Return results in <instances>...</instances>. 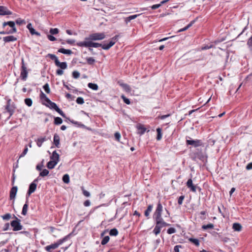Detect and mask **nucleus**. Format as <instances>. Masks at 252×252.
I'll return each mask as SVG.
<instances>
[{
	"label": "nucleus",
	"instance_id": "nucleus-61",
	"mask_svg": "<svg viewBox=\"0 0 252 252\" xmlns=\"http://www.w3.org/2000/svg\"><path fill=\"white\" fill-rule=\"evenodd\" d=\"M160 6H161L160 4L159 3V4H154V5H152L151 7V8H152V9L155 10V9L158 8Z\"/></svg>",
	"mask_w": 252,
	"mask_h": 252
},
{
	"label": "nucleus",
	"instance_id": "nucleus-57",
	"mask_svg": "<svg viewBox=\"0 0 252 252\" xmlns=\"http://www.w3.org/2000/svg\"><path fill=\"white\" fill-rule=\"evenodd\" d=\"M114 136L115 138V139L118 141H120V138H121V134L119 132H116L114 134Z\"/></svg>",
	"mask_w": 252,
	"mask_h": 252
},
{
	"label": "nucleus",
	"instance_id": "nucleus-17",
	"mask_svg": "<svg viewBox=\"0 0 252 252\" xmlns=\"http://www.w3.org/2000/svg\"><path fill=\"white\" fill-rule=\"evenodd\" d=\"M60 156L57 153L56 151L53 152L52 156L50 157V159L52 160H54L58 162L59 161Z\"/></svg>",
	"mask_w": 252,
	"mask_h": 252
},
{
	"label": "nucleus",
	"instance_id": "nucleus-19",
	"mask_svg": "<svg viewBox=\"0 0 252 252\" xmlns=\"http://www.w3.org/2000/svg\"><path fill=\"white\" fill-rule=\"evenodd\" d=\"M118 84L124 89L126 92L129 93L131 91V88L130 86L127 84L121 83L120 82H118Z\"/></svg>",
	"mask_w": 252,
	"mask_h": 252
},
{
	"label": "nucleus",
	"instance_id": "nucleus-13",
	"mask_svg": "<svg viewBox=\"0 0 252 252\" xmlns=\"http://www.w3.org/2000/svg\"><path fill=\"white\" fill-rule=\"evenodd\" d=\"M18 188L16 186L13 187L10 191L9 197L11 200L14 199L17 192Z\"/></svg>",
	"mask_w": 252,
	"mask_h": 252
},
{
	"label": "nucleus",
	"instance_id": "nucleus-10",
	"mask_svg": "<svg viewBox=\"0 0 252 252\" xmlns=\"http://www.w3.org/2000/svg\"><path fill=\"white\" fill-rule=\"evenodd\" d=\"M187 145H192L194 147H197L201 145V141L199 140H187Z\"/></svg>",
	"mask_w": 252,
	"mask_h": 252
},
{
	"label": "nucleus",
	"instance_id": "nucleus-3",
	"mask_svg": "<svg viewBox=\"0 0 252 252\" xmlns=\"http://www.w3.org/2000/svg\"><path fill=\"white\" fill-rule=\"evenodd\" d=\"M105 37V34L103 32H96L91 34L88 37L85 38L86 40H100Z\"/></svg>",
	"mask_w": 252,
	"mask_h": 252
},
{
	"label": "nucleus",
	"instance_id": "nucleus-33",
	"mask_svg": "<svg viewBox=\"0 0 252 252\" xmlns=\"http://www.w3.org/2000/svg\"><path fill=\"white\" fill-rule=\"evenodd\" d=\"M197 158H198L201 160L204 161L206 160L207 157L203 155L202 153H199L197 154Z\"/></svg>",
	"mask_w": 252,
	"mask_h": 252
},
{
	"label": "nucleus",
	"instance_id": "nucleus-42",
	"mask_svg": "<svg viewBox=\"0 0 252 252\" xmlns=\"http://www.w3.org/2000/svg\"><path fill=\"white\" fill-rule=\"evenodd\" d=\"M63 181L65 183L68 184L69 182V176L68 174H66L64 175L63 177Z\"/></svg>",
	"mask_w": 252,
	"mask_h": 252
},
{
	"label": "nucleus",
	"instance_id": "nucleus-56",
	"mask_svg": "<svg viewBox=\"0 0 252 252\" xmlns=\"http://www.w3.org/2000/svg\"><path fill=\"white\" fill-rule=\"evenodd\" d=\"M56 112H57L61 116H62L63 117H65V115L64 113L62 111L59 107L57 108V109L55 110Z\"/></svg>",
	"mask_w": 252,
	"mask_h": 252
},
{
	"label": "nucleus",
	"instance_id": "nucleus-64",
	"mask_svg": "<svg viewBox=\"0 0 252 252\" xmlns=\"http://www.w3.org/2000/svg\"><path fill=\"white\" fill-rule=\"evenodd\" d=\"M246 169L248 170L252 169V162H250L248 164L246 167Z\"/></svg>",
	"mask_w": 252,
	"mask_h": 252
},
{
	"label": "nucleus",
	"instance_id": "nucleus-58",
	"mask_svg": "<svg viewBox=\"0 0 252 252\" xmlns=\"http://www.w3.org/2000/svg\"><path fill=\"white\" fill-rule=\"evenodd\" d=\"M185 196L184 195H181L180 196L178 200V203L179 205H181L183 203V200L184 199Z\"/></svg>",
	"mask_w": 252,
	"mask_h": 252
},
{
	"label": "nucleus",
	"instance_id": "nucleus-4",
	"mask_svg": "<svg viewBox=\"0 0 252 252\" xmlns=\"http://www.w3.org/2000/svg\"><path fill=\"white\" fill-rule=\"evenodd\" d=\"M14 218L15 220L11 221L10 223L11 226L13 227V230L17 231L22 230L23 226L20 223V220L18 219L15 215H14Z\"/></svg>",
	"mask_w": 252,
	"mask_h": 252
},
{
	"label": "nucleus",
	"instance_id": "nucleus-54",
	"mask_svg": "<svg viewBox=\"0 0 252 252\" xmlns=\"http://www.w3.org/2000/svg\"><path fill=\"white\" fill-rule=\"evenodd\" d=\"M167 232L169 234H171L176 232V229L173 227H170L167 229Z\"/></svg>",
	"mask_w": 252,
	"mask_h": 252
},
{
	"label": "nucleus",
	"instance_id": "nucleus-49",
	"mask_svg": "<svg viewBox=\"0 0 252 252\" xmlns=\"http://www.w3.org/2000/svg\"><path fill=\"white\" fill-rule=\"evenodd\" d=\"M76 103L78 104H83L84 103V100L83 97H78L76 100Z\"/></svg>",
	"mask_w": 252,
	"mask_h": 252
},
{
	"label": "nucleus",
	"instance_id": "nucleus-62",
	"mask_svg": "<svg viewBox=\"0 0 252 252\" xmlns=\"http://www.w3.org/2000/svg\"><path fill=\"white\" fill-rule=\"evenodd\" d=\"M181 245H176L174 248V252H179V248H181Z\"/></svg>",
	"mask_w": 252,
	"mask_h": 252
},
{
	"label": "nucleus",
	"instance_id": "nucleus-5",
	"mask_svg": "<svg viewBox=\"0 0 252 252\" xmlns=\"http://www.w3.org/2000/svg\"><path fill=\"white\" fill-rule=\"evenodd\" d=\"M21 64L20 77L23 81H26L28 77V72L23 58L22 59Z\"/></svg>",
	"mask_w": 252,
	"mask_h": 252
},
{
	"label": "nucleus",
	"instance_id": "nucleus-22",
	"mask_svg": "<svg viewBox=\"0 0 252 252\" xmlns=\"http://www.w3.org/2000/svg\"><path fill=\"white\" fill-rule=\"evenodd\" d=\"M46 140V138L45 137H41L37 139L35 141L38 147H40L42 146V143Z\"/></svg>",
	"mask_w": 252,
	"mask_h": 252
},
{
	"label": "nucleus",
	"instance_id": "nucleus-45",
	"mask_svg": "<svg viewBox=\"0 0 252 252\" xmlns=\"http://www.w3.org/2000/svg\"><path fill=\"white\" fill-rule=\"evenodd\" d=\"M193 23V21L191 22L187 26H186L184 28H182V29H181L180 30H179L178 31V32H183V31H186L187 30H188L189 28H190L192 26Z\"/></svg>",
	"mask_w": 252,
	"mask_h": 252
},
{
	"label": "nucleus",
	"instance_id": "nucleus-40",
	"mask_svg": "<svg viewBox=\"0 0 252 252\" xmlns=\"http://www.w3.org/2000/svg\"><path fill=\"white\" fill-rule=\"evenodd\" d=\"M109 234L111 236H116L118 234V231L116 228H113L110 230Z\"/></svg>",
	"mask_w": 252,
	"mask_h": 252
},
{
	"label": "nucleus",
	"instance_id": "nucleus-59",
	"mask_svg": "<svg viewBox=\"0 0 252 252\" xmlns=\"http://www.w3.org/2000/svg\"><path fill=\"white\" fill-rule=\"evenodd\" d=\"M200 214L201 215V216L200 217V219L202 220H205L206 217L204 216L206 215V212L205 211H201Z\"/></svg>",
	"mask_w": 252,
	"mask_h": 252
},
{
	"label": "nucleus",
	"instance_id": "nucleus-28",
	"mask_svg": "<svg viewBox=\"0 0 252 252\" xmlns=\"http://www.w3.org/2000/svg\"><path fill=\"white\" fill-rule=\"evenodd\" d=\"M232 227L234 230L237 231H240L242 229V226L239 223H233Z\"/></svg>",
	"mask_w": 252,
	"mask_h": 252
},
{
	"label": "nucleus",
	"instance_id": "nucleus-2",
	"mask_svg": "<svg viewBox=\"0 0 252 252\" xmlns=\"http://www.w3.org/2000/svg\"><path fill=\"white\" fill-rule=\"evenodd\" d=\"M163 211V207L160 202L159 201L157 204V206L156 209L153 214V219L155 220V222H158L159 223H162L164 225H170V224L167 223L163 220V218L161 217L162 212Z\"/></svg>",
	"mask_w": 252,
	"mask_h": 252
},
{
	"label": "nucleus",
	"instance_id": "nucleus-35",
	"mask_svg": "<svg viewBox=\"0 0 252 252\" xmlns=\"http://www.w3.org/2000/svg\"><path fill=\"white\" fill-rule=\"evenodd\" d=\"M63 123L62 119L59 117L54 118V124L56 125H59Z\"/></svg>",
	"mask_w": 252,
	"mask_h": 252
},
{
	"label": "nucleus",
	"instance_id": "nucleus-1",
	"mask_svg": "<svg viewBox=\"0 0 252 252\" xmlns=\"http://www.w3.org/2000/svg\"><path fill=\"white\" fill-rule=\"evenodd\" d=\"M118 36H119L117 35L114 36L111 39V40L107 44H102L101 43L94 42L92 40H86L84 41L78 42L76 43V45L79 47H85L98 48L99 47H101L103 49L107 50H109L111 47H112L115 44V42L118 40Z\"/></svg>",
	"mask_w": 252,
	"mask_h": 252
},
{
	"label": "nucleus",
	"instance_id": "nucleus-15",
	"mask_svg": "<svg viewBox=\"0 0 252 252\" xmlns=\"http://www.w3.org/2000/svg\"><path fill=\"white\" fill-rule=\"evenodd\" d=\"M70 235H71V234H69L65 236L63 239H60V240H58L57 241V242L55 243V244L57 245V247L58 248L59 247V246H60L63 243H64V242L67 241L69 239Z\"/></svg>",
	"mask_w": 252,
	"mask_h": 252
},
{
	"label": "nucleus",
	"instance_id": "nucleus-26",
	"mask_svg": "<svg viewBox=\"0 0 252 252\" xmlns=\"http://www.w3.org/2000/svg\"><path fill=\"white\" fill-rule=\"evenodd\" d=\"M138 130V133L140 135L143 134L146 130V128L142 125H139L137 126Z\"/></svg>",
	"mask_w": 252,
	"mask_h": 252
},
{
	"label": "nucleus",
	"instance_id": "nucleus-24",
	"mask_svg": "<svg viewBox=\"0 0 252 252\" xmlns=\"http://www.w3.org/2000/svg\"><path fill=\"white\" fill-rule=\"evenodd\" d=\"M28 208V199L27 198V200L25 204L24 205L22 209V214L23 215H26Z\"/></svg>",
	"mask_w": 252,
	"mask_h": 252
},
{
	"label": "nucleus",
	"instance_id": "nucleus-23",
	"mask_svg": "<svg viewBox=\"0 0 252 252\" xmlns=\"http://www.w3.org/2000/svg\"><path fill=\"white\" fill-rule=\"evenodd\" d=\"M58 162L57 161L51 160L47 163V167L48 169H52L55 167Z\"/></svg>",
	"mask_w": 252,
	"mask_h": 252
},
{
	"label": "nucleus",
	"instance_id": "nucleus-30",
	"mask_svg": "<svg viewBox=\"0 0 252 252\" xmlns=\"http://www.w3.org/2000/svg\"><path fill=\"white\" fill-rule=\"evenodd\" d=\"M40 97L41 99H42V100H44L46 102H47L50 100L49 98L47 97L46 95L44 93H43L42 91H41L40 92Z\"/></svg>",
	"mask_w": 252,
	"mask_h": 252
},
{
	"label": "nucleus",
	"instance_id": "nucleus-18",
	"mask_svg": "<svg viewBox=\"0 0 252 252\" xmlns=\"http://www.w3.org/2000/svg\"><path fill=\"white\" fill-rule=\"evenodd\" d=\"M60 139L59 136L56 133L54 135L53 141L54 144L57 148L60 147Z\"/></svg>",
	"mask_w": 252,
	"mask_h": 252
},
{
	"label": "nucleus",
	"instance_id": "nucleus-43",
	"mask_svg": "<svg viewBox=\"0 0 252 252\" xmlns=\"http://www.w3.org/2000/svg\"><path fill=\"white\" fill-rule=\"evenodd\" d=\"M27 28L29 30L31 34L33 35V33L35 31V30L32 28V24L29 23L27 26Z\"/></svg>",
	"mask_w": 252,
	"mask_h": 252
},
{
	"label": "nucleus",
	"instance_id": "nucleus-25",
	"mask_svg": "<svg viewBox=\"0 0 252 252\" xmlns=\"http://www.w3.org/2000/svg\"><path fill=\"white\" fill-rule=\"evenodd\" d=\"M58 52L66 55H70L72 53L71 50L69 49H65L63 48L59 49L58 50Z\"/></svg>",
	"mask_w": 252,
	"mask_h": 252
},
{
	"label": "nucleus",
	"instance_id": "nucleus-41",
	"mask_svg": "<svg viewBox=\"0 0 252 252\" xmlns=\"http://www.w3.org/2000/svg\"><path fill=\"white\" fill-rule=\"evenodd\" d=\"M110 238L109 236H106L104 237L101 242V244L102 245H104L106 244L108 241H109Z\"/></svg>",
	"mask_w": 252,
	"mask_h": 252
},
{
	"label": "nucleus",
	"instance_id": "nucleus-46",
	"mask_svg": "<svg viewBox=\"0 0 252 252\" xmlns=\"http://www.w3.org/2000/svg\"><path fill=\"white\" fill-rule=\"evenodd\" d=\"M121 97L123 100L124 102L126 103V104H130V100L126 98L124 95H122L121 96Z\"/></svg>",
	"mask_w": 252,
	"mask_h": 252
},
{
	"label": "nucleus",
	"instance_id": "nucleus-55",
	"mask_svg": "<svg viewBox=\"0 0 252 252\" xmlns=\"http://www.w3.org/2000/svg\"><path fill=\"white\" fill-rule=\"evenodd\" d=\"M11 218V214L9 213H7L4 215L2 216V218L4 220H8Z\"/></svg>",
	"mask_w": 252,
	"mask_h": 252
},
{
	"label": "nucleus",
	"instance_id": "nucleus-8",
	"mask_svg": "<svg viewBox=\"0 0 252 252\" xmlns=\"http://www.w3.org/2000/svg\"><path fill=\"white\" fill-rule=\"evenodd\" d=\"M155 224H156V226L153 230V233L156 235H158L160 233L161 228L169 225H164L163 224L159 223L158 222H155Z\"/></svg>",
	"mask_w": 252,
	"mask_h": 252
},
{
	"label": "nucleus",
	"instance_id": "nucleus-52",
	"mask_svg": "<svg viewBox=\"0 0 252 252\" xmlns=\"http://www.w3.org/2000/svg\"><path fill=\"white\" fill-rule=\"evenodd\" d=\"M80 73L77 71H74L72 72V76L75 79H77L80 76Z\"/></svg>",
	"mask_w": 252,
	"mask_h": 252
},
{
	"label": "nucleus",
	"instance_id": "nucleus-38",
	"mask_svg": "<svg viewBox=\"0 0 252 252\" xmlns=\"http://www.w3.org/2000/svg\"><path fill=\"white\" fill-rule=\"evenodd\" d=\"M47 57H49L51 60H54L55 64L57 63L56 62H58L59 61L56 56L54 54H48L47 55Z\"/></svg>",
	"mask_w": 252,
	"mask_h": 252
},
{
	"label": "nucleus",
	"instance_id": "nucleus-20",
	"mask_svg": "<svg viewBox=\"0 0 252 252\" xmlns=\"http://www.w3.org/2000/svg\"><path fill=\"white\" fill-rule=\"evenodd\" d=\"M56 65L60 67L62 69H65L67 68V63L66 62H60L59 61L56 62Z\"/></svg>",
	"mask_w": 252,
	"mask_h": 252
},
{
	"label": "nucleus",
	"instance_id": "nucleus-44",
	"mask_svg": "<svg viewBox=\"0 0 252 252\" xmlns=\"http://www.w3.org/2000/svg\"><path fill=\"white\" fill-rule=\"evenodd\" d=\"M49 173V172L47 169H44L40 173L39 175L41 177H45L47 176Z\"/></svg>",
	"mask_w": 252,
	"mask_h": 252
},
{
	"label": "nucleus",
	"instance_id": "nucleus-47",
	"mask_svg": "<svg viewBox=\"0 0 252 252\" xmlns=\"http://www.w3.org/2000/svg\"><path fill=\"white\" fill-rule=\"evenodd\" d=\"M81 189L82 190V193L84 196H85L86 197L90 196V195H91L89 191H88L87 190H85L83 187H81Z\"/></svg>",
	"mask_w": 252,
	"mask_h": 252
},
{
	"label": "nucleus",
	"instance_id": "nucleus-53",
	"mask_svg": "<svg viewBox=\"0 0 252 252\" xmlns=\"http://www.w3.org/2000/svg\"><path fill=\"white\" fill-rule=\"evenodd\" d=\"M247 45L249 46L250 50L252 51V36L249 39Z\"/></svg>",
	"mask_w": 252,
	"mask_h": 252
},
{
	"label": "nucleus",
	"instance_id": "nucleus-21",
	"mask_svg": "<svg viewBox=\"0 0 252 252\" xmlns=\"http://www.w3.org/2000/svg\"><path fill=\"white\" fill-rule=\"evenodd\" d=\"M58 247L55 243L52 244L50 245L47 246L45 247V250L48 252H52V250H55Z\"/></svg>",
	"mask_w": 252,
	"mask_h": 252
},
{
	"label": "nucleus",
	"instance_id": "nucleus-6",
	"mask_svg": "<svg viewBox=\"0 0 252 252\" xmlns=\"http://www.w3.org/2000/svg\"><path fill=\"white\" fill-rule=\"evenodd\" d=\"M6 26H9L11 29L8 31L11 34L15 33L17 32L16 28L15 27V22L13 21H8L5 22L3 23L2 26L4 28Z\"/></svg>",
	"mask_w": 252,
	"mask_h": 252
},
{
	"label": "nucleus",
	"instance_id": "nucleus-16",
	"mask_svg": "<svg viewBox=\"0 0 252 252\" xmlns=\"http://www.w3.org/2000/svg\"><path fill=\"white\" fill-rule=\"evenodd\" d=\"M17 38L14 37L13 35H9L7 36H5L3 37V40L5 42H9L15 41L17 40Z\"/></svg>",
	"mask_w": 252,
	"mask_h": 252
},
{
	"label": "nucleus",
	"instance_id": "nucleus-31",
	"mask_svg": "<svg viewBox=\"0 0 252 252\" xmlns=\"http://www.w3.org/2000/svg\"><path fill=\"white\" fill-rule=\"evenodd\" d=\"M189 240V242L195 245L196 246H198L199 245V241L198 239L196 238H190Z\"/></svg>",
	"mask_w": 252,
	"mask_h": 252
},
{
	"label": "nucleus",
	"instance_id": "nucleus-60",
	"mask_svg": "<svg viewBox=\"0 0 252 252\" xmlns=\"http://www.w3.org/2000/svg\"><path fill=\"white\" fill-rule=\"evenodd\" d=\"M16 23L18 25H22L24 23H25V22L24 20H22L21 19H18L16 20Z\"/></svg>",
	"mask_w": 252,
	"mask_h": 252
},
{
	"label": "nucleus",
	"instance_id": "nucleus-63",
	"mask_svg": "<svg viewBox=\"0 0 252 252\" xmlns=\"http://www.w3.org/2000/svg\"><path fill=\"white\" fill-rule=\"evenodd\" d=\"M47 37L49 40H50V41H54L56 40V38L54 36H53L52 35H48Z\"/></svg>",
	"mask_w": 252,
	"mask_h": 252
},
{
	"label": "nucleus",
	"instance_id": "nucleus-32",
	"mask_svg": "<svg viewBox=\"0 0 252 252\" xmlns=\"http://www.w3.org/2000/svg\"><path fill=\"white\" fill-rule=\"evenodd\" d=\"M157 140L159 141L162 138L161 128H160L159 127H158V128H157Z\"/></svg>",
	"mask_w": 252,
	"mask_h": 252
},
{
	"label": "nucleus",
	"instance_id": "nucleus-48",
	"mask_svg": "<svg viewBox=\"0 0 252 252\" xmlns=\"http://www.w3.org/2000/svg\"><path fill=\"white\" fill-rule=\"evenodd\" d=\"M43 88L46 93L49 94L50 93V89L49 86L48 84H47V83L45 84L43 86Z\"/></svg>",
	"mask_w": 252,
	"mask_h": 252
},
{
	"label": "nucleus",
	"instance_id": "nucleus-29",
	"mask_svg": "<svg viewBox=\"0 0 252 252\" xmlns=\"http://www.w3.org/2000/svg\"><path fill=\"white\" fill-rule=\"evenodd\" d=\"M88 86L89 88L94 90L96 91L98 90V87L97 84L92 83H89L88 84Z\"/></svg>",
	"mask_w": 252,
	"mask_h": 252
},
{
	"label": "nucleus",
	"instance_id": "nucleus-50",
	"mask_svg": "<svg viewBox=\"0 0 252 252\" xmlns=\"http://www.w3.org/2000/svg\"><path fill=\"white\" fill-rule=\"evenodd\" d=\"M59 31L58 29H57V28H54V29L51 28L50 30V33L52 34H56L59 33Z\"/></svg>",
	"mask_w": 252,
	"mask_h": 252
},
{
	"label": "nucleus",
	"instance_id": "nucleus-34",
	"mask_svg": "<svg viewBox=\"0 0 252 252\" xmlns=\"http://www.w3.org/2000/svg\"><path fill=\"white\" fill-rule=\"evenodd\" d=\"M86 60L89 65H93L95 62V60L93 57H88L86 58Z\"/></svg>",
	"mask_w": 252,
	"mask_h": 252
},
{
	"label": "nucleus",
	"instance_id": "nucleus-27",
	"mask_svg": "<svg viewBox=\"0 0 252 252\" xmlns=\"http://www.w3.org/2000/svg\"><path fill=\"white\" fill-rule=\"evenodd\" d=\"M153 205H151V204L149 205L144 212L145 216L146 217H147L148 218H149V216L153 209Z\"/></svg>",
	"mask_w": 252,
	"mask_h": 252
},
{
	"label": "nucleus",
	"instance_id": "nucleus-9",
	"mask_svg": "<svg viewBox=\"0 0 252 252\" xmlns=\"http://www.w3.org/2000/svg\"><path fill=\"white\" fill-rule=\"evenodd\" d=\"M15 108L16 107H15V105L14 104H12L11 105H5V109L6 110V112L9 114V116L8 117V119H9L14 114Z\"/></svg>",
	"mask_w": 252,
	"mask_h": 252
},
{
	"label": "nucleus",
	"instance_id": "nucleus-37",
	"mask_svg": "<svg viewBox=\"0 0 252 252\" xmlns=\"http://www.w3.org/2000/svg\"><path fill=\"white\" fill-rule=\"evenodd\" d=\"M69 121L71 123H72L74 125H77L79 127H83V128L86 127V126L84 124H81V123H79L77 121H75L73 120H69Z\"/></svg>",
	"mask_w": 252,
	"mask_h": 252
},
{
	"label": "nucleus",
	"instance_id": "nucleus-11",
	"mask_svg": "<svg viewBox=\"0 0 252 252\" xmlns=\"http://www.w3.org/2000/svg\"><path fill=\"white\" fill-rule=\"evenodd\" d=\"M186 185L188 187V188L190 189V191L193 192H195L196 191L197 186L193 184L192 180L191 179H189L188 180L186 183Z\"/></svg>",
	"mask_w": 252,
	"mask_h": 252
},
{
	"label": "nucleus",
	"instance_id": "nucleus-39",
	"mask_svg": "<svg viewBox=\"0 0 252 252\" xmlns=\"http://www.w3.org/2000/svg\"><path fill=\"white\" fill-rule=\"evenodd\" d=\"M25 103L29 107H30L32 104V101L31 98H27L24 100Z\"/></svg>",
	"mask_w": 252,
	"mask_h": 252
},
{
	"label": "nucleus",
	"instance_id": "nucleus-36",
	"mask_svg": "<svg viewBox=\"0 0 252 252\" xmlns=\"http://www.w3.org/2000/svg\"><path fill=\"white\" fill-rule=\"evenodd\" d=\"M214 227V225L213 223H209L207 225H203L202 226V228L203 230H206L207 229H212Z\"/></svg>",
	"mask_w": 252,
	"mask_h": 252
},
{
	"label": "nucleus",
	"instance_id": "nucleus-14",
	"mask_svg": "<svg viewBox=\"0 0 252 252\" xmlns=\"http://www.w3.org/2000/svg\"><path fill=\"white\" fill-rule=\"evenodd\" d=\"M47 103H48L47 104L44 103H43V104L50 109H54L56 110L58 107L56 103L51 101L50 100H49V101H48Z\"/></svg>",
	"mask_w": 252,
	"mask_h": 252
},
{
	"label": "nucleus",
	"instance_id": "nucleus-51",
	"mask_svg": "<svg viewBox=\"0 0 252 252\" xmlns=\"http://www.w3.org/2000/svg\"><path fill=\"white\" fill-rule=\"evenodd\" d=\"M28 151V148L27 146H25L22 153L19 156V158L24 157L27 154Z\"/></svg>",
	"mask_w": 252,
	"mask_h": 252
},
{
	"label": "nucleus",
	"instance_id": "nucleus-12",
	"mask_svg": "<svg viewBox=\"0 0 252 252\" xmlns=\"http://www.w3.org/2000/svg\"><path fill=\"white\" fill-rule=\"evenodd\" d=\"M12 14V12L6 7L0 6V15H9Z\"/></svg>",
	"mask_w": 252,
	"mask_h": 252
},
{
	"label": "nucleus",
	"instance_id": "nucleus-7",
	"mask_svg": "<svg viewBox=\"0 0 252 252\" xmlns=\"http://www.w3.org/2000/svg\"><path fill=\"white\" fill-rule=\"evenodd\" d=\"M38 179H35L29 186V189L27 193V198L30 196V195L35 191L37 185L36 182H37Z\"/></svg>",
	"mask_w": 252,
	"mask_h": 252
}]
</instances>
